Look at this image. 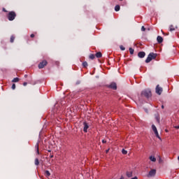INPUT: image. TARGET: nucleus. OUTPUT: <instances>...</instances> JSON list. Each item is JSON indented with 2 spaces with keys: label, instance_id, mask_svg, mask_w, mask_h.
Masks as SVG:
<instances>
[{
  "label": "nucleus",
  "instance_id": "1",
  "mask_svg": "<svg viewBox=\"0 0 179 179\" xmlns=\"http://www.w3.org/2000/svg\"><path fill=\"white\" fill-rule=\"evenodd\" d=\"M157 57V54L151 52L148 55L147 59H145L146 64H149L152 59H156Z\"/></svg>",
  "mask_w": 179,
  "mask_h": 179
},
{
  "label": "nucleus",
  "instance_id": "2",
  "mask_svg": "<svg viewBox=\"0 0 179 179\" xmlns=\"http://www.w3.org/2000/svg\"><path fill=\"white\" fill-rule=\"evenodd\" d=\"M141 96L149 99L152 96V92L150 90H145L142 91Z\"/></svg>",
  "mask_w": 179,
  "mask_h": 179
},
{
  "label": "nucleus",
  "instance_id": "3",
  "mask_svg": "<svg viewBox=\"0 0 179 179\" xmlns=\"http://www.w3.org/2000/svg\"><path fill=\"white\" fill-rule=\"evenodd\" d=\"M7 17L10 21L15 20V17H16V13H15V11L9 12Z\"/></svg>",
  "mask_w": 179,
  "mask_h": 179
},
{
  "label": "nucleus",
  "instance_id": "4",
  "mask_svg": "<svg viewBox=\"0 0 179 179\" xmlns=\"http://www.w3.org/2000/svg\"><path fill=\"white\" fill-rule=\"evenodd\" d=\"M152 129L154 131V133H155V136H157V138L160 139V136H159V132L157 131V128H156V126H155V124L152 125Z\"/></svg>",
  "mask_w": 179,
  "mask_h": 179
},
{
  "label": "nucleus",
  "instance_id": "5",
  "mask_svg": "<svg viewBox=\"0 0 179 179\" xmlns=\"http://www.w3.org/2000/svg\"><path fill=\"white\" fill-rule=\"evenodd\" d=\"M47 61L43 60L42 62L39 63L38 64V68L39 69H43V68H44V66H45L47 65Z\"/></svg>",
  "mask_w": 179,
  "mask_h": 179
},
{
  "label": "nucleus",
  "instance_id": "6",
  "mask_svg": "<svg viewBox=\"0 0 179 179\" xmlns=\"http://www.w3.org/2000/svg\"><path fill=\"white\" fill-rule=\"evenodd\" d=\"M162 92H163V88H162L159 85H157V87H156V93H157V94H159V96H160V94H162Z\"/></svg>",
  "mask_w": 179,
  "mask_h": 179
},
{
  "label": "nucleus",
  "instance_id": "7",
  "mask_svg": "<svg viewBox=\"0 0 179 179\" xmlns=\"http://www.w3.org/2000/svg\"><path fill=\"white\" fill-rule=\"evenodd\" d=\"M156 176V169H152L150 171L148 177H155Z\"/></svg>",
  "mask_w": 179,
  "mask_h": 179
},
{
  "label": "nucleus",
  "instance_id": "8",
  "mask_svg": "<svg viewBox=\"0 0 179 179\" xmlns=\"http://www.w3.org/2000/svg\"><path fill=\"white\" fill-rule=\"evenodd\" d=\"M110 89H113V90H117V84H115V83H112L110 85H109Z\"/></svg>",
  "mask_w": 179,
  "mask_h": 179
},
{
  "label": "nucleus",
  "instance_id": "9",
  "mask_svg": "<svg viewBox=\"0 0 179 179\" xmlns=\"http://www.w3.org/2000/svg\"><path fill=\"white\" fill-rule=\"evenodd\" d=\"M83 125H84V128H83L84 132H87V129H89V124H87V123L85 122L83 123Z\"/></svg>",
  "mask_w": 179,
  "mask_h": 179
},
{
  "label": "nucleus",
  "instance_id": "10",
  "mask_svg": "<svg viewBox=\"0 0 179 179\" xmlns=\"http://www.w3.org/2000/svg\"><path fill=\"white\" fill-rule=\"evenodd\" d=\"M145 55H146V53H145V52H139L138 53V56L139 57V58H145Z\"/></svg>",
  "mask_w": 179,
  "mask_h": 179
},
{
  "label": "nucleus",
  "instance_id": "11",
  "mask_svg": "<svg viewBox=\"0 0 179 179\" xmlns=\"http://www.w3.org/2000/svg\"><path fill=\"white\" fill-rule=\"evenodd\" d=\"M157 41L159 43H163V38L160 36H158L157 38Z\"/></svg>",
  "mask_w": 179,
  "mask_h": 179
},
{
  "label": "nucleus",
  "instance_id": "12",
  "mask_svg": "<svg viewBox=\"0 0 179 179\" xmlns=\"http://www.w3.org/2000/svg\"><path fill=\"white\" fill-rule=\"evenodd\" d=\"M149 159H150V162H156V157H155V156H153V155H151L149 157Z\"/></svg>",
  "mask_w": 179,
  "mask_h": 179
},
{
  "label": "nucleus",
  "instance_id": "13",
  "mask_svg": "<svg viewBox=\"0 0 179 179\" xmlns=\"http://www.w3.org/2000/svg\"><path fill=\"white\" fill-rule=\"evenodd\" d=\"M35 149H36L37 155H40V151L38 150V143L36 144Z\"/></svg>",
  "mask_w": 179,
  "mask_h": 179
},
{
  "label": "nucleus",
  "instance_id": "14",
  "mask_svg": "<svg viewBox=\"0 0 179 179\" xmlns=\"http://www.w3.org/2000/svg\"><path fill=\"white\" fill-rule=\"evenodd\" d=\"M127 176L129 178L131 177H132V172L131 171H127Z\"/></svg>",
  "mask_w": 179,
  "mask_h": 179
},
{
  "label": "nucleus",
  "instance_id": "15",
  "mask_svg": "<svg viewBox=\"0 0 179 179\" xmlns=\"http://www.w3.org/2000/svg\"><path fill=\"white\" fill-rule=\"evenodd\" d=\"M103 55H101V52H98L96 54V58H101Z\"/></svg>",
  "mask_w": 179,
  "mask_h": 179
},
{
  "label": "nucleus",
  "instance_id": "16",
  "mask_svg": "<svg viewBox=\"0 0 179 179\" xmlns=\"http://www.w3.org/2000/svg\"><path fill=\"white\" fill-rule=\"evenodd\" d=\"M45 176L46 177H50V176H51V173H50L49 171H45Z\"/></svg>",
  "mask_w": 179,
  "mask_h": 179
},
{
  "label": "nucleus",
  "instance_id": "17",
  "mask_svg": "<svg viewBox=\"0 0 179 179\" xmlns=\"http://www.w3.org/2000/svg\"><path fill=\"white\" fill-rule=\"evenodd\" d=\"M19 80H20L19 78H15L14 79H13L12 82L13 83H16L19 82Z\"/></svg>",
  "mask_w": 179,
  "mask_h": 179
},
{
  "label": "nucleus",
  "instance_id": "18",
  "mask_svg": "<svg viewBox=\"0 0 179 179\" xmlns=\"http://www.w3.org/2000/svg\"><path fill=\"white\" fill-rule=\"evenodd\" d=\"M120 5L115 6V12H118L120 10Z\"/></svg>",
  "mask_w": 179,
  "mask_h": 179
},
{
  "label": "nucleus",
  "instance_id": "19",
  "mask_svg": "<svg viewBox=\"0 0 179 179\" xmlns=\"http://www.w3.org/2000/svg\"><path fill=\"white\" fill-rule=\"evenodd\" d=\"M169 30H170V31H174V30H176V28H174V26L171 25L169 27Z\"/></svg>",
  "mask_w": 179,
  "mask_h": 179
},
{
  "label": "nucleus",
  "instance_id": "20",
  "mask_svg": "<svg viewBox=\"0 0 179 179\" xmlns=\"http://www.w3.org/2000/svg\"><path fill=\"white\" fill-rule=\"evenodd\" d=\"M40 164V162L38 161V159H35V166H38Z\"/></svg>",
  "mask_w": 179,
  "mask_h": 179
},
{
  "label": "nucleus",
  "instance_id": "21",
  "mask_svg": "<svg viewBox=\"0 0 179 179\" xmlns=\"http://www.w3.org/2000/svg\"><path fill=\"white\" fill-rule=\"evenodd\" d=\"M10 41V43H13V41H15V37L13 36H11Z\"/></svg>",
  "mask_w": 179,
  "mask_h": 179
},
{
  "label": "nucleus",
  "instance_id": "22",
  "mask_svg": "<svg viewBox=\"0 0 179 179\" xmlns=\"http://www.w3.org/2000/svg\"><path fill=\"white\" fill-rule=\"evenodd\" d=\"M134 49H132L131 48H129V52L131 55L134 54Z\"/></svg>",
  "mask_w": 179,
  "mask_h": 179
},
{
  "label": "nucleus",
  "instance_id": "23",
  "mask_svg": "<svg viewBox=\"0 0 179 179\" xmlns=\"http://www.w3.org/2000/svg\"><path fill=\"white\" fill-rule=\"evenodd\" d=\"M90 59H94V58H95L94 55H90Z\"/></svg>",
  "mask_w": 179,
  "mask_h": 179
},
{
  "label": "nucleus",
  "instance_id": "24",
  "mask_svg": "<svg viewBox=\"0 0 179 179\" xmlns=\"http://www.w3.org/2000/svg\"><path fill=\"white\" fill-rule=\"evenodd\" d=\"M83 66H84V68H86V66H87V63L86 62H84L83 63Z\"/></svg>",
  "mask_w": 179,
  "mask_h": 179
},
{
  "label": "nucleus",
  "instance_id": "25",
  "mask_svg": "<svg viewBox=\"0 0 179 179\" xmlns=\"http://www.w3.org/2000/svg\"><path fill=\"white\" fill-rule=\"evenodd\" d=\"M122 152L123 155H127V153H128V152L124 149L122 150Z\"/></svg>",
  "mask_w": 179,
  "mask_h": 179
},
{
  "label": "nucleus",
  "instance_id": "26",
  "mask_svg": "<svg viewBox=\"0 0 179 179\" xmlns=\"http://www.w3.org/2000/svg\"><path fill=\"white\" fill-rule=\"evenodd\" d=\"M11 87H12L13 90H15L16 89V85L15 84H13Z\"/></svg>",
  "mask_w": 179,
  "mask_h": 179
},
{
  "label": "nucleus",
  "instance_id": "27",
  "mask_svg": "<svg viewBox=\"0 0 179 179\" xmlns=\"http://www.w3.org/2000/svg\"><path fill=\"white\" fill-rule=\"evenodd\" d=\"M120 50H122V51H125V48H124V46L121 45Z\"/></svg>",
  "mask_w": 179,
  "mask_h": 179
},
{
  "label": "nucleus",
  "instance_id": "28",
  "mask_svg": "<svg viewBox=\"0 0 179 179\" xmlns=\"http://www.w3.org/2000/svg\"><path fill=\"white\" fill-rule=\"evenodd\" d=\"M141 30H142V31H145V30H146V29L145 28V27L143 26L141 27Z\"/></svg>",
  "mask_w": 179,
  "mask_h": 179
},
{
  "label": "nucleus",
  "instance_id": "29",
  "mask_svg": "<svg viewBox=\"0 0 179 179\" xmlns=\"http://www.w3.org/2000/svg\"><path fill=\"white\" fill-rule=\"evenodd\" d=\"M174 128H176V129H179V125L178 126H175Z\"/></svg>",
  "mask_w": 179,
  "mask_h": 179
},
{
  "label": "nucleus",
  "instance_id": "30",
  "mask_svg": "<svg viewBox=\"0 0 179 179\" xmlns=\"http://www.w3.org/2000/svg\"><path fill=\"white\" fill-rule=\"evenodd\" d=\"M30 36L31 37V38H34V34H31Z\"/></svg>",
  "mask_w": 179,
  "mask_h": 179
},
{
  "label": "nucleus",
  "instance_id": "31",
  "mask_svg": "<svg viewBox=\"0 0 179 179\" xmlns=\"http://www.w3.org/2000/svg\"><path fill=\"white\" fill-rule=\"evenodd\" d=\"M23 86H27V83H24Z\"/></svg>",
  "mask_w": 179,
  "mask_h": 179
},
{
  "label": "nucleus",
  "instance_id": "32",
  "mask_svg": "<svg viewBox=\"0 0 179 179\" xmlns=\"http://www.w3.org/2000/svg\"><path fill=\"white\" fill-rule=\"evenodd\" d=\"M106 142H107V141H106V140H103V141H102V143H106Z\"/></svg>",
  "mask_w": 179,
  "mask_h": 179
},
{
  "label": "nucleus",
  "instance_id": "33",
  "mask_svg": "<svg viewBox=\"0 0 179 179\" xmlns=\"http://www.w3.org/2000/svg\"><path fill=\"white\" fill-rule=\"evenodd\" d=\"M50 159H52V157H54V155H51L50 156Z\"/></svg>",
  "mask_w": 179,
  "mask_h": 179
},
{
  "label": "nucleus",
  "instance_id": "34",
  "mask_svg": "<svg viewBox=\"0 0 179 179\" xmlns=\"http://www.w3.org/2000/svg\"><path fill=\"white\" fill-rule=\"evenodd\" d=\"M3 12H8V11L6 10V9H5V8H3Z\"/></svg>",
  "mask_w": 179,
  "mask_h": 179
},
{
  "label": "nucleus",
  "instance_id": "35",
  "mask_svg": "<svg viewBox=\"0 0 179 179\" xmlns=\"http://www.w3.org/2000/svg\"><path fill=\"white\" fill-rule=\"evenodd\" d=\"M131 179H138V177L135 176L134 178H132Z\"/></svg>",
  "mask_w": 179,
  "mask_h": 179
},
{
  "label": "nucleus",
  "instance_id": "36",
  "mask_svg": "<svg viewBox=\"0 0 179 179\" xmlns=\"http://www.w3.org/2000/svg\"><path fill=\"white\" fill-rule=\"evenodd\" d=\"M165 131H166V132H169V130H167V129H165Z\"/></svg>",
  "mask_w": 179,
  "mask_h": 179
},
{
  "label": "nucleus",
  "instance_id": "37",
  "mask_svg": "<svg viewBox=\"0 0 179 179\" xmlns=\"http://www.w3.org/2000/svg\"><path fill=\"white\" fill-rule=\"evenodd\" d=\"M162 108H164V106H162Z\"/></svg>",
  "mask_w": 179,
  "mask_h": 179
},
{
  "label": "nucleus",
  "instance_id": "38",
  "mask_svg": "<svg viewBox=\"0 0 179 179\" xmlns=\"http://www.w3.org/2000/svg\"><path fill=\"white\" fill-rule=\"evenodd\" d=\"M108 150H106V153H108Z\"/></svg>",
  "mask_w": 179,
  "mask_h": 179
},
{
  "label": "nucleus",
  "instance_id": "39",
  "mask_svg": "<svg viewBox=\"0 0 179 179\" xmlns=\"http://www.w3.org/2000/svg\"><path fill=\"white\" fill-rule=\"evenodd\" d=\"M24 76H25V78H27V75H25Z\"/></svg>",
  "mask_w": 179,
  "mask_h": 179
},
{
  "label": "nucleus",
  "instance_id": "40",
  "mask_svg": "<svg viewBox=\"0 0 179 179\" xmlns=\"http://www.w3.org/2000/svg\"><path fill=\"white\" fill-rule=\"evenodd\" d=\"M120 1H122V0H120Z\"/></svg>",
  "mask_w": 179,
  "mask_h": 179
}]
</instances>
